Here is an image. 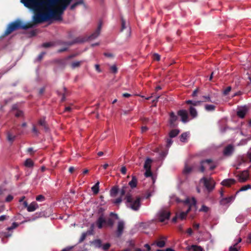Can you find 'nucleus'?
<instances>
[{
	"mask_svg": "<svg viewBox=\"0 0 251 251\" xmlns=\"http://www.w3.org/2000/svg\"><path fill=\"white\" fill-rule=\"evenodd\" d=\"M20 2L28 9L34 12L32 21L34 24H39L51 19L62 20L64 11L56 6L53 0H21Z\"/></svg>",
	"mask_w": 251,
	"mask_h": 251,
	"instance_id": "1",
	"label": "nucleus"
},
{
	"mask_svg": "<svg viewBox=\"0 0 251 251\" xmlns=\"http://www.w3.org/2000/svg\"><path fill=\"white\" fill-rule=\"evenodd\" d=\"M131 191L129 186L125 185L122 186L120 194L122 196L126 195L125 200L126 201V203L128 208L134 211H138L141 206V198L139 196L133 197L130 193Z\"/></svg>",
	"mask_w": 251,
	"mask_h": 251,
	"instance_id": "2",
	"label": "nucleus"
},
{
	"mask_svg": "<svg viewBox=\"0 0 251 251\" xmlns=\"http://www.w3.org/2000/svg\"><path fill=\"white\" fill-rule=\"evenodd\" d=\"M197 203V201L194 198H192L191 199L187 198L184 201V203L188 205V208L186 212H182L179 214H177L178 218L181 220L184 219L189 212L191 210V206L192 205L195 206Z\"/></svg>",
	"mask_w": 251,
	"mask_h": 251,
	"instance_id": "3",
	"label": "nucleus"
},
{
	"mask_svg": "<svg viewBox=\"0 0 251 251\" xmlns=\"http://www.w3.org/2000/svg\"><path fill=\"white\" fill-rule=\"evenodd\" d=\"M15 30L18 29H27L32 27L33 24L30 23L24 24L21 21L17 20L14 22L11 23Z\"/></svg>",
	"mask_w": 251,
	"mask_h": 251,
	"instance_id": "4",
	"label": "nucleus"
},
{
	"mask_svg": "<svg viewBox=\"0 0 251 251\" xmlns=\"http://www.w3.org/2000/svg\"><path fill=\"white\" fill-rule=\"evenodd\" d=\"M170 212L165 209H162L158 212V220L161 222H164L170 218Z\"/></svg>",
	"mask_w": 251,
	"mask_h": 251,
	"instance_id": "5",
	"label": "nucleus"
},
{
	"mask_svg": "<svg viewBox=\"0 0 251 251\" xmlns=\"http://www.w3.org/2000/svg\"><path fill=\"white\" fill-rule=\"evenodd\" d=\"M234 146L231 144H229L224 149L223 155L226 157L231 156L234 152Z\"/></svg>",
	"mask_w": 251,
	"mask_h": 251,
	"instance_id": "6",
	"label": "nucleus"
},
{
	"mask_svg": "<svg viewBox=\"0 0 251 251\" xmlns=\"http://www.w3.org/2000/svg\"><path fill=\"white\" fill-rule=\"evenodd\" d=\"M201 181H203L204 186L208 191H211L214 189V183L213 180L203 177L201 178Z\"/></svg>",
	"mask_w": 251,
	"mask_h": 251,
	"instance_id": "7",
	"label": "nucleus"
},
{
	"mask_svg": "<svg viewBox=\"0 0 251 251\" xmlns=\"http://www.w3.org/2000/svg\"><path fill=\"white\" fill-rule=\"evenodd\" d=\"M125 228V223L123 221H119L117 225V228L116 231V236L120 237L123 233Z\"/></svg>",
	"mask_w": 251,
	"mask_h": 251,
	"instance_id": "8",
	"label": "nucleus"
},
{
	"mask_svg": "<svg viewBox=\"0 0 251 251\" xmlns=\"http://www.w3.org/2000/svg\"><path fill=\"white\" fill-rule=\"evenodd\" d=\"M177 119V116L175 115L174 112H171L170 113L169 124L171 127L174 128L177 126L176 122Z\"/></svg>",
	"mask_w": 251,
	"mask_h": 251,
	"instance_id": "9",
	"label": "nucleus"
},
{
	"mask_svg": "<svg viewBox=\"0 0 251 251\" xmlns=\"http://www.w3.org/2000/svg\"><path fill=\"white\" fill-rule=\"evenodd\" d=\"M101 27H102V23H101V22H100L99 23L98 27H97V29L96 30V31L89 36L88 39L91 40L95 39L97 37H98L100 34Z\"/></svg>",
	"mask_w": 251,
	"mask_h": 251,
	"instance_id": "10",
	"label": "nucleus"
},
{
	"mask_svg": "<svg viewBox=\"0 0 251 251\" xmlns=\"http://www.w3.org/2000/svg\"><path fill=\"white\" fill-rule=\"evenodd\" d=\"M239 181L241 182H245L249 177V173L248 170L242 171L239 175Z\"/></svg>",
	"mask_w": 251,
	"mask_h": 251,
	"instance_id": "11",
	"label": "nucleus"
},
{
	"mask_svg": "<svg viewBox=\"0 0 251 251\" xmlns=\"http://www.w3.org/2000/svg\"><path fill=\"white\" fill-rule=\"evenodd\" d=\"M212 162V160L211 159H207L202 160L200 162V167L199 168V171L201 173L204 172L205 169V164H210Z\"/></svg>",
	"mask_w": 251,
	"mask_h": 251,
	"instance_id": "12",
	"label": "nucleus"
},
{
	"mask_svg": "<svg viewBox=\"0 0 251 251\" xmlns=\"http://www.w3.org/2000/svg\"><path fill=\"white\" fill-rule=\"evenodd\" d=\"M106 220L104 218L103 214H102L98 218L96 222V225L99 229H101L103 227V225H106Z\"/></svg>",
	"mask_w": 251,
	"mask_h": 251,
	"instance_id": "13",
	"label": "nucleus"
},
{
	"mask_svg": "<svg viewBox=\"0 0 251 251\" xmlns=\"http://www.w3.org/2000/svg\"><path fill=\"white\" fill-rule=\"evenodd\" d=\"M177 114L181 118V121L183 123H186L188 121V113L185 110H180L178 111Z\"/></svg>",
	"mask_w": 251,
	"mask_h": 251,
	"instance_id": "14",
	"label": "nucleus"
},
{
	"mask_svg": "<svg viewBox=\"0 0 251 251\" xmlns=\"http://www.w3.org/2000/svg\"><path fill=\"white\" fill-rule=\"evenodd\" d=\"M235 198V196H231L229 197L223 198L221 200L220 203L221 205H225L230 203Z\"/></svg>",
	"mask_w": 251,
	"mask_h": 251,
	"instance_id": "15",
	"label": "nucleus"
},
{
	"mask_svg": "<svg viewBox=\"0 0 251 251\" xmlns=\"http://www.w3.org/2000/svg\"><path fill=\"white\" fill-rule=\"evenodd\" d=\"M86 40L84 38L78 37L74 39L73 41L67 42L65 43L66 45L71 46L76 43H82L84 42Z\"/></svg>",
	"mask_w": 251,
	"mask_h": 251,
	"instance_id": "16",
	"label": "nucleus"
},
{
	"mask_svg": "<svg viewBox=\"0 0 251 251\" xmlns=\"http://www.w3.org/2000/svg\"><path fill=\"white\" fill-rule=\"evenodd\" d=\"M236 182V180L233 178L226 179L221 182V184L223 186L229 187L232 184H234Z\"/></svg>",
	"mask_w": 251,
	"mask_h": 251,
	"instance_id": "17",
	"label": "nucleus"
},
{
	"mask_svg": "<svg viewBox=\"0 0 251 251\" xmlns=\"http://www.w3.org/2000/svg\"><path fill=\"white\" fill-rule=\"evenodd\" d=\"M186 249L188 251H204L201 246L194 245L187 246Z\"/></svg>",
	"mask_w": 251,
	"mask_h": 251,
	"instance_id": "18",
	"label": "nucleus"
},
{
	"mask_svg": "<svg viewBox=\"0 0 251 251\" xmlns=\"http://www.w3.org/2000/svg\"><path fill=\"white\" fill-rule=\"evenodd\" d=\"M84 4V2L83 0H78L75 1L72 4L70 5L69 7V9L70 10L74 11L77 6Z\"/></svg>",
	"mask_w": 251,
	"mask_h": 251,
	"instance_id": "19",
	"label": "nucleus"
},
{
	"mask_svg": "<svg viewBox=\"0 0 251 251\" xmlns=\"http://www.w3.org/2000/svg\"><path fill=\"white\" fill-rule=\"evenodd\" d=\"M39 207L38 204L35 201L31 202L27 207V210L28 212H33Z\"/></svg>",
	"mask_w": 251,
	"mask_h": 251,
	"instance_id": "20",
	"label": "nucleus"
},
{
	"mask_svg": "<svg viewBox=\"0 0 251 251\" xmlns=\"http://www.w3.org/2000/svg\"><path fill=\"white\" fill-rule=\"evenodd\" d=\"M193 166H190L188 165L187 164H185L184 168L183 170V173L185 175H187L190 174L193 171Z\"/></svg>",
	"mask_w": 251,
	"mask_h": 251,
	"instance_id": "21",
	"label": "nucleus"
},
{
	"mask_svg": "<svg viewBox=\"0 0 251 251\" xmlns=\"http://www.w3.org/2000/svg\"><path fill=\"white\" fill-rule=\"evenodd\" d=\"M119 190V188L117 185H115L112 187L110 191V196L112 197H115L117 195Z\"/></svg>",
	"mask_w": 251,
	"mask_h": 251,
	"instance_id": "22",
	"label": "nucleus"
},
{
	"mask_svg": "<svg viewBox=\"0 0 251 251\" xmlns=\"http://www.w3.org/2000/svg\"><path fill=\"white\" fill-rule=\"evenodd\" d=\"M137 179L135 176H132V179L129 182L128 185L130 186V189L135 188L137 186Z\"/></svg>",
	"mask_w": 251,
	"mask_h": 251,
	"instance_id": "23",
	"label": "nucleus"
},
{
	"mask_svg": "<svg viewBox=\"0 0 251 251\" xmlns=\"http://www.w3.org/2000/svg\"><path fill=\"white\" fill-rule=\"evenodd\" d=\"M91 244L96 248H101L102 247V241L100 239H96L91 242Z\"/></svg>",
	"mask_w": 251,
	"mask_h": 251,
	"instance_id": "24",
	"label": "nucleus"
},
{
	"mask_svg": "<svg viewBox=\"0 0 251 251\" xmlns=\"http://www.w3.org/2000/svg\"><path fill=\"white\" fill-rule=\"evenodd\" d=\"M247 109L243 108L237 112V115L240 118H244L247 113Z\"/></svg>",
	"mask_w": 251,
	"mask_h": 251,
	"instance_id": "25",
	"label": "nucleus"
},
{
	"mask_svg": "<svg viewBox=\"0 0 251 251\" xmlns=\"http://www.w3.org/2000/svg\"><path fill=\"white\" fill-rule=\"evenodd\" d=\"M15 31V29L12 26L11 23H10L6 28L4 33V36H7L12 33L13 31Z\"/></svg>",
	"mask_w": 251,
	"mask_h": 251,
	"instance_id": "26",
	"label": "nucleus"
},
{
	"mask_svg": "<svg viewBox=\"0 0 251 251\" xmlns=\"http://www.w3.org/2000/svg\"><path fill=\"white\" fill-rule=\"evenodd\" d=\"M16 136L12 135V133L10 131H8L7 133V140L10 142L13 143V141L16 139Z\"/></svg>",
	"mask_w": 251,
	"mask_h": 251,
	"instance_id": "27",
	"label": "nucleus"
},
{
	"mask_svg": "<svg viewBox=\"0 0 251 251\" xmlns=\"http://www.w3.org/2000/svg\"><path fill=\"white\" fill-rule=\"evenodd\" d=\"M202 101L201 100L193 101L191 100H188L186 101V103L188 104H191L193 106H198L201 105Z\"/></svg>",
	"mask_w": 251,
	"mask_h": 251,
	"instance_id": "28",
	"label": "nucleus"
},
{
	"mask_svg": "<svg viewBox=\"0 0 251 251\" xmlns=\"http://www.w3.org/2000/svg\"><path fill=\"white\" fill-rule=\"evenodd\" d=\"M152 162V160L150 158H147L145 161L144 168L145 169H151V163Z\"/></svg>",
	"mask_w": 251,
	"mask_h": 251,
	"instance_id": "29",
	"label": "nucleus"
},
{
	"mask_svg": "<svg viewBox=\"0 0 251 251\" xmlns=\"http://www.w3.org/2000/svg\"><path fill=\"white\" fill-rule=\"evenodd\" d=\"M99 184L100 182L98 181L92 187V190L94 194L96 195L99 192Z\"/></svg>",
	"mask_w": 251,
	"mask_h": 251,
	"instance_id": "30",
	"label": "nucleus"
},
{
	"mask_svg": "<svg viewBox=\"0 0 251 251\" xmlns=\"http://www.w3.org/2000/svg\"><path fill=\"white\" fill-rule=\"evenodd\" d=\"M179 130L178 129H172L169 133V137L170 138L175 137L179 134Z\"/></svg>",
	"mask_w": 251,
	"mask_h": 251,
	"instance_id": "31",
	"label": "nucleus"
},
{
	"mask_svg": "<svg viewBox=\"0 0 251 251\" xmlns=\"http://www.w3.org/2000/svg\"><path fill=\"white\" fill-rule=\"evenodd\" d=\"M24 165L26 167L32 168L34 165V162L31 159L28 158L25 161Z\"/></svg>",
	"mask_w": 251,
	"mask_h": 251,
	"instance_id": "32",
	"label": "nucleus"
},
{
	"mask_svg": "<svg viewBox=\"0 0 251 251\" xmlns=\"http://www.w3.org/2000/svg\"><path fill=\"white\" fill-rule=\"evenodd\" d=\"M189 112H190V115L192 117L195 118L197 116V115H198L197 111L196 109L193 106H191L190 107Z\"/></svg>",
	"mask_w": 251,
	"mask_h": 251,
	"instance_id": "33",
	"label": "nucleus"
},
{
	"mask_svg": "<svg viewBox=\"0 0 251 251\" xmlns=\"http://www.w3.org/2000/svg\"><path fill=\"white\" fill-rule=\"evenodd\" d=\"M39 124L42 126L46 131L48 130V127L46 124L45 118H41L39 121Z\"/></svg>",
	"mask_w": 251,
	"mask_h": 251,
	"instance_id": "34",
	"label": "nucleus"
},
{
	"mask_svg": "<svg viewBox=\"0 0 251 251\" xmlns=\"http://www.w3.org/2000/svg\"><path fill=\"white\" fill-rule=\"evenodd\" d=\"M216 106L212 104H206L205 109L207 111H213L215 110Z\"/></svg>",
	"mask_w": 251,
	"mask_h": 251,
	"instance_id": "35",
	"label": "nucleus"
},
{
	"mask_svg": "<svg viewBox=\"0 0 251 251\" xmlns=\"http://www.w3.org/2000/svg\"><path fill=\"white\" fill-rule=\"evenodd\" d=\"M83 62L82 61H75L72 63L71 66L72 69H75L76 68H78L80 66L81 63Z\"/></svg>",
	"mask_w": 251,
	"mask_h": 251,
	"instance_id": "36",
	"label": "nucleus"
},
{
	"mask_svg": "<svg viewBox=\"0 0 251 251\" xmlns=\"http://www.w3.org/2000/svg\"><path fill=\"white\" fill-rule=\"evenodd\" d=\"M13 114L17 118L23 117L24 116V112L21 110H17L16 111L13 112Z\"/></svg>",
	"mask_w": 251,
	"mask_h": 251,
	"instance_id": "37",
	"label": "nucleus"
},
{
	"mask_svg": "<svg viewBox=\"0 0 251 251\" xmlns=\"http://www.w3.org/2000/svg\"><path fill=\"white\" fill-rule=\"evenodd\" d=\"M63 91H64V92L62 94V93L61 92H59V91H57V93L58 94V95H62V98H61V101H64L65 100V99H66V97H65V96H66V91H67V89L65 87H64L63 88Z\"/></svg>",
	"mask_w": 251,
	"mask_h": 251,
	"instance_id": "38",
	"label": "nucleus"
},
{
	"mask_svg": "<svg viewBox=\"0 0 251 251\" xmlns=\"http://www.w3.org/2000/svg\"><path fill=\"white\" fill-rule=\"evenodd\" d=\"M55 62L62 68H64L66 64L65 59H59Z\"/></svg>",
	"mask_w": 251,
	"mask_h": 251,
	"instance_id": "39",
	"label": "nucleus"
},
{
	"mask_svg": "<svg viewBox=\"0 0 251 251\" xmlns=\"http://www.w3.org/2000/svg\"><path fill=\"white\" fill-rule=\"evenodd\" d=\"M126 21L124 19L123 17L121 18V31H123L124 29L126 28L127 26H126Z\"/></svg>",
	"mask_w": 251,
	"mask_h": 251,
	"instance_id": "40",
	"label": "nucleus"
},
{
	"mask_svg": "<svg viewBox=\"0 0 251 251\" xmlns=\"http://www.w3.org/2000/svg\"><path fill=\"white\" fill-rule=\"evenodd\" d=\"M114 221L112 218H108L106 220V225L112 227L114 225Z\"/></svg>",
	"mask_w": 251,
	"mask_h": 251,
	"instance_id": "41",
	"label": "nucleus"
},
{
	"mask_svg": "<svg viewBox=\"0 0 251 251\" xmlns=\"http://www.w3.org/2000/svg\"><path fill=\"white\" fill-rule=\"evenodd\" d=\"M111 246V244L109 243H107L104 245H102V247H101V249L104 251H107L110 248Z\"/></svg>",
	"mask_w": 251,
	"mask_h": 251,
	"instance_id": "42",
	"label": "nucleus"
},
{
	"mask_svg": "<svg viewBox=\"0 0 251 251\" xmlns=\"http://www.w3.org/2000/svg\"><path fill=\"white\" fill-rule=\"evenodd\" d=\"M19 226V224L16 222H14L12 223V225L10 227H8L7 228V230L8 231H10V230H13V229H15L17 227H18Z\"/></svg>",
	"mask_w": 251,
	"mask_h": 251,
	"instance_id": "43",
	"label": "nucleus"
},
{
	"mask_svg": "<svg viewBox=\"0 0 251 251\" xmlns=\"http://www.w3.org/2000/svg\"><path fill=\"white\" fill-rule=\"evenodd\" d=\"M146 172L145 173V176L147 177H150L152 176V172L151 171V169H145Z\"/></svg>",
	"mask_w": 251,
	"mask_h": 251,
	"instance_id": "44",
	"label": "nucleus"
},
{
	"mask_svg": "<svg viewBox=\"0 0 251 251\" xmlns=\"http://www.w3.org/2000/svg\"><path fill=\"white\" fill-rule=\"evenodd\" d=\"M187 136H188V135H187V133H186V132L183 133L182 134H181V135L180 136V140L181 142H184L185 140L187 139Z\"/></svg>",
	"mask_w": 251,
	"mask_h": 251,
	"instance_id": "45",
	"label": "nucleus"
},
{
	"mask_svg": "<svg viewBox=\"0 0 251 251\" xmlns=\"http://www.w3.org/2000/svg\"><path fill=\"white\" fill-rule=\"evenodd\" d=\"M157 246L159 248H163L165 245L164 241H159L156 242Z\"/></svg>",
	"mask_w": 251,
	"mask_h": 251,
	"instance_id": "46",
	"label": "nucleus"
},
{
	"mask_svg": "<svg viewBox=\"0 0 251 251\" xmlns=\"http://www.w3.org/2000/svg\"><path fill=\"white\" fill-rule=\"evenodd\" d=\"M36 200L39 201H42L45 200V198L44 196L42 195H38L36 197Z\"/></svg>",
	"mask_w": 251,
	"mask_h": 251,
	"instance_id": "47",
	"label": "nucleus"
},
{
	"mask_svg": "<svg viewBox=\"0 0 251 251\" xmlns=\"http://www.w3.org/2000/svg\"><path fill=\"white\" fill-rule=\"evenodd\" d=\"M250 188H251V185L250 184H248L241 187V189H240V191H246Z\"/></svg>",
	"mask_w": 251,
	"mask_h": 251,
	"instance_id": "48",
	"label": "nucleus"
},
{
	"mask_svg": "<svg viewBox=\"0 0 251 251\" xmlns=\"http://www.w3.org/2000/svg\"><path fill=\"white\" fill-rule=\"evenodd\" d=\"M122 197L123 196L121 195V196L119 198L114 200L113 203H114L115 204H119V203H120L122 201Z\"/></svg>",
	"mask_w": 251,
	"mask_h": 251,
	"instance_id": "49",
	"label": "nucleus"
},
{
	"mask_svg": "<svg viewBox=\"0 0 251 251\" xmlns=\"http://www.w3.org/2000/svg\"><path fill=\"white\" fill-rule=\"evenodd\" d=\"M231 90V86H228L226 87V88L224 91L223 94L225 96L228 94L229 92Z\"/></svg>",
	"mask_w": 251,
	"mask_h": 251,
	"instance_id": "50",
	"label": "nucleus"
},
{
	"mask_svg": "<svg viewBox=\"0 0 251 251\" xmlns=\"http://www.w3.org/2000/svg\"><path fill=\"white\" fill-rule=\"evenodd\" d=\"M87 236V233H85V232L81 234V236L79 240V243H81L83 242L86 238Z\"/></svg>",
	"mask_w": 251,
	"mask_h": 251,
	"instance_id": "51",
	"label": "nucleus"
},
{
	"mask_svg": "<svg viewBox=\"0 0 251 251\" xmlns=\"http://www.w3.org/2000/svg\"><path fill=\"white\" fill-rule=\"evenodd\" d=\"M202 98L204 99V100L203 101L204 102H212V100H211L210 97L208 96H202Z\"/></svg>",
	"mask_w": 251,
	"mask_h": 251,
	"instance_id": "52",
	"label": "nucleus"
},
{
	"mask_svg": "<svg viewBox=\"0 0 251 251\" xmlns=\"http://www.w3.org/2000/svg\"><path fill=\"white\" fill-rule=\"evenodd\" d=\"M110 70L114 74H116L117 72L118 69L116 66L114 65L110 67Z\"/></svg>",
	"mask_w": 251,
	"mask_h": 251,
	"instance_id": "53",
	"label": "nucleus"
},
{
	"mask_svg": "<svg viewBox=\"0 0 251 251\" xmlns=\"http://www.w3.org/2000/svg\"><path fill=\"white\" fill-rule=\"evenodd\" d=\"M208 210V207L204 205H202L201 208L200 209V211H203L204 212H207Z\"/></svg>",
	"mask_w": 251,
	"mask_h": 251,
	"instance_id": "54",
	"label": "nucleus"
},
{
	"mask_svg": "<svg viewBox=\"0 0 251 251\" xmlns=\"http://www.w3.org/2000/svg\"><path fill=\"white\" fill-rule=\"evenodd\" d=\"M17 110H19L18 108V104H13L12 106V109H11L12 112L13 113V112L16 111Z\"/></svg>",
	"mask_w": 251,
	"mask_h": 251,
	"instance_id": "55",
	"label": "nucleus"
},
{
	"mask_svg": "<svg viewBox=\"0 0 251 251\" xmlns=\"http://www.w3.org/2000/svg\"><path fill=\"white\" fill-rule=\"evenodd\" d=\"M171 138H168L167 139V141H166L167 142V145L166 146H167V148L170 147L171 146V145L172 144L173 142V140Z\"/></svg>",
	"mask_w": 251,
	"mask_h": 251,
	"instance_id": "56",
	"label": "nucleus"
},
{
	"mask_svg": "<svg viewBox=\"0 0 251 251\" xmlns=\"http://www.w3.org/2000/svg\"><path fill=\"white\" fill-rule=\"evenodd\" d=\"M53 45V43L51 42L45 43L42 45V47L44 48H49Z\"/></svg>",
	"mask_w": 251,
	"mask_h": 251,
	"instance_id": "57",
	"label": "nucleus"
},
{
	"mask_svg": "<svg viewBox=\"0 0 251 251\" xmlns=\"http://www.w3.org/2000/svg\"><path fill=\"white\" fill-rule=\"evenodd\" d=\"M45 54V52H42L41 53H40L39 54V55L38 56V57L37 58V60L38 61H41L42 59V58H43V56H44Z\"/></svg>",
	"mask_w": 251,
	"mask_h": 251,
	"instance_id": "58",
	"label": "nucleus"
},
{
	"mask_svg": "<svg viewBox=\"0 0 251 251\" xmlns=\"http://www.w3.org/2000/svg\"><path fill=\"white\" fill-rule=\"evenodd\" d=\"M104 55L107 57L112 58L114 57V54L110 52H104Z\"/></svg>",
	"mask_w": 251,
	"mask_h": 251,
	"instance_id": "59",
	"label": "nucleus"
},
{
	"mask_svg": "<svg viewBox=\"0 0 251 251\" xmlns=\"http://www.w3.org/2000/svg\"><path fill=\"white\" fill-rule=\"evenodd\" d=\"M229 251H239V250L236 248V246H230L229 248Z\"/></svg>",
	"mask_w": 251,
	"mask_h": 251,
	"instance_id": "60",
	"label": "nucleus"
},
{
	"mask_svg": "<svg viewBox=\"0 0 251 251\" xmlns=\"http://www.w3.org/2000/svg\"><path fill=\"white\" fill-rule=\"evenodd\" d=\"M207 165H208V166H209V169H210V170H214V169L216 168V165H215V164H214L213 163V162H212L211 164H207Z\"/></svg>",
	"mask_w": 251,
	"mask_h": 251,
	"instance_id": "61",
	"label": "nucleus"
},
{
	"mask_svg": "<svg viewBox=\"0 0 251 251\" xmlns=\"http://www.w3.org/2000/svg\"><path fill=\"white\" fill-rule=\"evenodd\" d=\"M13 199V197L11 195H9L5 199V201L6 202H10Z\"/></svg>",
	"mask_w": 251,
	"mask_h": 251,
	"instance_id": "62",
	"label": "nucleus"
},
{
	"mask_svg": "<svg viewBox=\"0 0 251 251\" xmlns=\"http://www.w3.org/2000/svg\"><path fill=\"white\" fill-rule=\"evenodd\" d=\"M121 173L123 175H126V168L125 166H123L120 170Z\"/></svg>",
	"mask_w": 251,
	"mask_h": 251,
	"instance_id": "63",
	"label": "nucleus"
},
{
	"mask_svg": "<svg viewBox=\"0 0 251 251\" xmlns=\"http://www.w3.org/2000/svg\"><path fill=\"white\" fill-rule=\"evenodd\" d=\"M153 58H154V60H157V61H159L160 59V55L157 53H155L153 55Z\"/></svg>",
	"mask_w": 251,
	"mask_h": 251,
	"instance_id": "64",
	"label": "nucleus"
}]
</instances>
